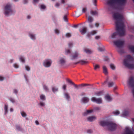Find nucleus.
Segmentation results:
<instances>
[{"instance_id": "13d9d810", "label": "nucleus", "mask_w": 134, "mask_h": 134, "mask_svg": "<svg viewBox=\"0 0 134 134\" xmlns=\"http://www.w3.org/2000/svg\"><path fill=\"white\" fill-rule=\"evenodd\" d=\"M4 79V78L1 76H0V81H3Z\"/></svg>"}, {"instance_id": "6ab92c4d", "label": "nucleus", "mask_w": 134, "mask_h": 134, "mask_svg": "<svg viewBox=\"0 0 134 134\" xmlns=\"http://www.w3.org/2000/svg\"><path fill=\"white\" fill-rule=\"evenodd\" d=\"M89 100V99L88 98L84 97L82 98L81 102L84 103H88Z\"/></svg>"}, {"instance_id": "f704fd0d", "label": "nucleus", "mask_w": 134, "mask_h": 134, "mask_svg": "<svg viewBox=\"0 0 134 134\" xmlns=\"http://www.w3.org/2000/svg\"><path fill=\"white\" fill-rule=\"evenodd\" d=\"M113 113L115 115H117L120 114V112L119 111L117 110L113 111Z\"/></svg>"}, {"instance_id": "864d4df0", "label": "nucleus", "mask_w": 134, "mask_h": 134, "mask_svg": "<svg viewBox=\"0 0 134 134\" xmlns=\"http://www.w3.org/2000/svg\"><path fill=\"white\" fill-rule=\"evenodd\" d=\"M87 132L88 133H91L92 132V130L91 129L88 130L87 131Z\"/></svg>"}, {"instance_id": "bb28decb", "label": "nucleus", "mask_w": 134, "mask_h": 134, "mask_svg": "<svg viewBox=\"0 0 134 134\" xmlns=\"http://www.w3.org/2000/svg\"><path fill=\"white\" fill-rule=\"evenodd\" d=\"M20 114L22 116L23 118H25L27 116L26 114L24 111H22L20 112Z\"/></svg>"}, {"instance_id": "72a5a7b5", "label": "nucleus", "mask_w": 134, "mask_h": 134, "mask_svg": "<svg viewBox=\"0 0 134 134\" xmlns=\"http://www.w3.org/2000/svg\"><path fill=\"white\" fill-rule=\"evenodd\" d=\"M84 51L87 53H92L91 51L89 49H85Z\"/></svg>"}, {"instance_id": "5701e85b", "label": "nucleus", "mask_w": 134, "mask_h": 134, "mask_svg": "<svg viewBox=\"0 0 134 134\" xmlns=\"http://www.w3.org/2000/svg\"><path fill=\"white\" fill-rule=\"evenodd\" d=\"M105 100L108 102L112 100L111 98L108 94H107L105 95Z\"/></svg>"}, {"instance_id": "052dcab7", "label": "nucleus", "mask_w": 134, "mask_h": 134, "mask_svg": "<svg viewBox=\"0 0 134 134\" xmlns=\"http://www.w3.org/2000/svg\"><path fill=\"white\" fill-rule=\"evenodd\" d=\"M100 108L99 107H95L94 108V109L95 110H100Z\"/></svg>"}, {"instance_id": "b1692460", "label": "nucleus", "mask_w": 134, "mask_h": 134, "mask_svg": "<svg viewBox=\"0 0 134 134\" xmlns=\"http://www.w3.org/2000/svg\"><path fill=\"white\" fill-rule=\"evenodd\" d=\"M129 84H134V77L133 76H131L130 77Z\"/></svg>"}, {"instance_id": "a18cd8bd", "label": "nucleus", "mask_w": 134, "mask_h": 134, "mask_svg": "<svg viewBox=\"0 0 134 134\" xmlns=\"http://www.w3.org/2000/svg\"><path fill=\"white\" fill-rule=\"evenodd\" d=\"M71 34L70 33H67L66 35L65 36L66 37H70L71 36Z\"/></svg>"}, {"instance_id": "7ed1b4c3", "label": "nucleus", "mask_w": 134, "mask_h": 134, "mask_svg": "<svg viewBox=\"0 0 134 134\" xmlns=\"http://www.w3.org/2000/svg\"><path fill=\"white\" fill-rule=\"evenodd\" d=\"M100 125L104 127L107 126L109 129L110 131H113L115 130L116 129L117 125L115 123L111 122L102 121L100 122Z\"/></svg>"}, {"instance_id": "9d476101", "label": "nucleus", "mask_w": 134, "mask_h": 134, "mask_svg": "<svg viewBox=\"0 0 134 134\" xmlns=\"http://www.w3.org/2000/svg\"><path fill=\"white\" fill-rule=\"evenodd\" d=\"M91 101L98 104H100L102 103V100L100 98H97L95 97H92L91 99Z\"/></svg>"}, {"instance_id": "4c0bfd02", "label": "nucleus", "mask_w": 134, "mask_h": 134, "mask_svg": "<svg viewBox=\"0 0 134 134\" xmlns=\"http://www.w3.org/2000/svg\"><path fill=\"white\" fill-rule=\"evenodd\" d=\"M29 36L30 38L33 40H34L35 39V35L32 34H30Z\"/></svg>"}, {"instance_id": "8fccbe9b", "label": "nucleus", "mask_w": 134, "mask_h": 134, "mask_svg": "<svg viewBox=\"0 0 134 134\" xmlns=\"http://www.w3.org/2000/svg\"><path fill=\"white\" fill-rule=\"evenodd\" d=\"M73 44L72 42H70L68 44L69 47V48H71V46Z\"/></svg>"}, {"instance_id": "c03bdc74", "label": "nucleus", "mask_w": 134, "mask_h": 134, "mask_svg": "<svg viewBox=\"0 0 134 134\" xmlns=\"http://www.w3.org/2000/svg\"><path fill=\"white\" fill-rule=\"evenodd\" d=\"M63 19L64 20L66 21L67 22L68 21L67 16L66 15H65L63 17Z\"/></svg>"}, {"instance_id": "aec40b11", "label": "nucleus", "mask_w": 134, "mask_h": 134, "mask_svg": "<svg viewBox=\"0 0 134 134\" xmlns=\"http://www.w3.org/2000/svg\"><path fill=\"white\" fill-rule=\"evenodd\" d=\"M103 72L105 75H107L108 74V70L107 67L105 65L103 66Z\"/></svg>"}, {"instance_id": "bf43d9fd", "label": "nucleus", "mask_w": 134, "mask_h": 134, "mask_svg": "<svg viewBox=\"0 0 134 134\" xmlns=\"http://www.w3.org/2000/svg\"><path fill=\"white\" fill-rule=\"evenodd\" d=\"M60 4L58 3H56V4L55 5V6L56 7H58L60 6Z\"/></svg>"}, {"instance_id": "338daca9", "label": "nucleus", "mask_w": 134, "mask_h": 134, "mask_svg": "<svg viewBox=\"0 0 134 134\" xmlns=\"http://www.w3.org/2000/svg\"><path fill=\"white\" fill-rule=\"evenodd\" d=\"M95 39L97 40H98L99 38H100V36H96L95 37Z\"/></svg>"}, {"instance_id": "6e6d98bb", "label": "nucleus", "mask_w": 134, "mask_h": 134, "mask_svg": "<svg viewBox=\"0 0 134 134\" xmlns=\"http://www.w3.org/2000/svg\"><path fill=\"white\" fill-rule=\"evenodd\" d=\"M26 69L27 71H29L30 69V67L27 66L26 65L25 66Z\"/></svg>"}, {"instance_id": "1a4fd4ad", "label": "nucleus", "mask_w": 134, "mask_h": 134, "mask_svg": "<svg viewBox=\"0 0 134 134\" xmlns=\"http://www.w3.org/2000/svg\"><path fill=\"white\" fill-rule=\"evenodd\" d=\"M51 63L52 61L51 60L47 59L44 60L43 63V65L44 66L46 67H48L50 66Z\"/></svg>"}, {"instance_id": "f3484780", "label": "nucleus", "mask_w": 134, "mask_h": 134, "mask_svg": "<svg viewBox=\"0 0 134 134\" xmlns=\"http://www.w3.org/2000/svg\"><path fill=\"white\" fill-rule=\"evenodd\" d=\"M93 111V110H87L86 111L84 112L83 114L84 116H86L92 113Z\"/></svg>"}, {"instance_id": "412c9836", "label": "nucleus", "mask_w": 134, "mask_h": 134, "mask_svg": "<svg viewBox=\"0 0 134 134\" xmlns=\"http://www.w3.org/2000/svg\"><path fill=\"white\" fill-rule=\"evenodd\" d=\"M87 63L88 62L87 61H84L83 60H80L78 62L75 63V64H77L80 63L81 65H83L87 64Z\"/></svg>"}, {"instance_id": "f8f14e48", "label": "nucleus", "mask_w": 134, "mask_h": 134, "mask_svg": "<svg viewBox=\"0 0 134 134\" xmlns=\"http://www.w3.org/2000/svg\"><path fill=\"white\" fill-rule=\"evenodd\" d=\"M4 114L6 115L8 112V106L7 104H5L4 107Z\"/></svg>"}, {"instance_id": "dca6fc26", "label": "nucleus", "mask_w": 134, "mask_h": 134, "mask_svg": "<svg viewBox=\"0 0 134 134\" xmlns=\"http://www.w3.org/2000/svg\"><path fill=\"white\" fill-rule=\"evenodd\" d=\"M15 130L16 131L22 132L24 131L23 129L19 125H16L15 126Z\"/></svg>"}, {"instance_id": "423d86ee", "label": "nucleus", "mask_w": 134, "mask_h": 134, "mask_svg": "<svg viewBox=\"0 0 134 134\" xmlns=\"http://www.w3.org/2000/svg\"><path fill=\"white\" fill-rule=\"evenodd\" d=\"M40 99L42 101H40L39 102V105L41 107H44L46 104L44 101H45L46 99L45 96L43 94H41L40 96Z\"/></svg>"}, {"instance_id": "393cba45", "label": "nucleus", "mask_w": 134, "mask_h": 134, "mask_svg": "<svg viewBox=\"0 0 134 134\" xmlns=\"http://www.w3.org/2000/svg\"><path fill=\"white\" fill-rule=\"evenodd\" d=\"M87 28L86 27L83 28L81 30H80L79 31L82 35L85 34L87 31Z\"/></svg>"}, {"instance_id": "4d7b16f0", "label": "nucleus", "mask_w": 134, "mask_h": 134, "mask_svg": "<svg viewBox=\"0 0 134 134\" xmlns=\"http://www.w3.org/2000/svg\"><path fill=\"white\" fill-rule=\"evenodd\" d=\"M65 53L67 54L70 53V51L69 49H67L65 50Z\"/></svg>"}, {"instance_id": "0eeeda50", "label": "nucleus", "mask_w": 134, "mask_h": 134, "mask_svg": "<svg viewBox=\"0 0 134 134\" xmlns=\"http://www.w3.org/2000/svg\"><path fill=\"white\" fill-rule=\"evenodd\" d=\"M66 85H63V89L64 90V98L66 99V100L68 101H70V97L69 93L67 92H65V91L66 90Z\"/></svg>"}, {"instance_id": "cd10ccee", "label": "nucleus", "mask_w": 134, "mask_h": 134, "mask_svg": "<svg viewBox=\"0 0 134 134\" xmlns=\"http://www.w3.org/2000/svg\"><path fill=\"white\" fill-rule=\"evenodd\" d=\"M93 19L92 17L91 16H89L88 19V23L92 22L93 21Z\"/></svg>"}, {"instance_id": "20e7f679", "label": "nucleus", "mask_w": 134, "mask_h": 134, "mask_svg": "<svg viewBox=\"0 0 134 134\" xmlns=\"http://www.w3.org/2000/svg\"><path fill=\"white\" fill-rule=\"evenodd\" d=\"M126 59L124 60V65L130 69L134 68L133 64H130L129 63L130 62L133 61L134 59L130 55H128L126 57Z\"/></svg>"}, {"instance_id": "c9c22d12", "label": "nucleus", "mask_w": 134, "mask_h": 134, "mask_svg": "<svg viewBox=\"0 0 134 134\" xmlns=\"http://www.w3.org/2000/svg\"><path fill=\"white\" fill-rule=\"evenodd\" d=\"M60 64H63L65 63V61L64 59L62 58L60 60Z\"/></svg>"}, {"instance_id": "4be33fe9", "label": "nucleus", "mask_w": 134, "mask_h": 134, "mask_svg": "<svg viewBox=\"0 0 134 134\" xmlns=\"http://www.w3.org/2000/svg\"><path fill=\"white\" fill-rule=\"evenodd\" d=\"M96 119L95 117L94 116H91L88 117L87 118V120L88 121L92 122L95 120Z\"/></svg>"}, {"instance_id": "ea45409f", "label": "nucleus", "mask_w": 134, "mask_h": 134, "mask_svg": "<svg viewBox=\"0 0 134 134\" xmlns=\"http://www.w3.org/2000/svg\"><path fill=\"white\" fill-rule=\"evenodd\" d=\"M91 13V14L93 15H95L97 14V13L96 11H91L90 12Z\"/></svg>"}, {"instance_id": "79ce46f5", "label": "nucleus", "mask_w": 134, "mask_h": 134, "mask_svg": "<svg viewBox=\"0 0 134 134\" xmlns=\"http://www.w3.org/2000/svg\"><path fill=\"white\" fill-rule=\"evenodd\" d=\"M87 9L86 7H84L82 8V12L83 13H85L87 11Z\"/></svg>"}, {"instance_id": "e2e57ef3", "label": "nucleus", "mask_w": 134, "mask_h": 134, "mask_svg": "<svg viewBox=\"0 0 134 134\" xmlns=\"http://www.w3.org/2000/svg\"><path fill=\"white\" fill-rule=\"evenodd\" d=\"M23 2L24 4H26L27 3L28 0H23Z\"/></svg>"}, {"instance_id": "39448f33", "label": "nucleus", "mask_w": 134, "mask_h": 134, "mask_svg": "<svg viewBox=\"0 0 134 134\" xmlns=\"http://www.w3.org/2000/svg\"><path fill=\"white\" fill-rule=\"evenodd\" d=\"M4 14L6 16L12 14L13 13V11L12 9V6L9 3L6 4L4 8Z\"/></svg>"}, {"instance_id": "c85d7f7f", "label": "nucleus", "mask_w": 134, "mask_h": 134, "mask_svg": "<svg viewBox=\"0 0 134 134\" xmlns=\"http://www.w3.org/2000/svg\"><path fill=\"white\" fill-rule=\"evenodd\" d=\"M66 81L67 83L69 84H75V82L72 81L71 80L69 79H66Z\"/></svg>"}, {"instance_id": "69168bd1", "label": "nucleus", "mask_w": 134, "mask_h": 134, "mask_svg": "<svg viewBox=\"0 0 134 134\" xmlns=\"http://www.w3.org/2000/svg\"><path fill=\"white\" fill-rule=\"evenodd\" d=\"M9 111L10 112H12L13 111V109L12 108H11L9 109Z\"/></svg>"}, {"instance_id": "473e14b6", "label": "nucleus", "mask_w": 134, "mask_h": 134, "mask_svg": "<svg viewBox=\"0 0 134 134\" xmlns=\"http://www.w3.org/2000/svg\"><path fill=\"white\" fill-rule=\"evenodd\" d=\"M52 91L54 93H55L58 91V88L56 87H53L52 88Z\"/></svg>"}, {"instance_id": "37998d69", "label": "nucleus", "mask_w": 134, "mask_h": 134, "mask_svg": "<svg viewBox=\"0 0 134 134\" xmlns=\"http://www.w3.org/2000/svg\"><path fill=\"white\" fill-rule=\"evenodd\" d=\"M92 23H88L89 27L91 28H92L93 27V24Z\"/></svg>"}, {"instance_id": "0e129e2a", "label": "nucleus", "mask_w": 134, "mask_h": 134, "mask_svg": "<svg viewBox=\"0 0 134 134\" xmlns=\"http://www.w3.org/2000/svg\"><path fill=\"white\" fill-rule=\"evenodd\" d=\"M35 123L36 124V125H39V122L37 120H36L35 121Z\"/></svg>"}, {"instance_id": "a878e982", "label": "nucleus", "mask_w": 134, "mask_h": 134, "mask_svg": "<svg viewBox=\"0 0 134 134\" xmlns=\"http://www.w3.org/2000/svg\"><path fill=\"white\" fill-rule=\"evenodd\" d=\"M129 48L130 51L132 53H134V46H130Z\"/></svg>"}, {"instance_id": "2eb2a0df", "label": "nucleus", "mask_w": 134, "mask_h": 134, "mask_svg": "<svg viewBox=\"0 0 134 134\" xmlns=\"http://www.w3.org/2000/svg\"><path fill=\"white\" fill-rule=\"evenodd\" d=\"M128 86L131 88V92L134 98V84H128Z\"/></svg>"}, {"instance_id": "9b49d317", "label": "nucleus", "mask_w": 134, "mask_h": 134, "mask_svg": "<svg viewBox=\"0 0 134 134\" xmlns=\"http://www.w3.org/2000/svg\"><path fill=\"white\" fill-rule=\"evenodd\" d=\"M123 134H134V132L130 128L126 127L125 132Z\"/></svg>"}, {"instance_id": "2f4dec72", "label": "nucleus", "mask_w": 134, "mask_h": 134, "mask_svg": "<svg viewBox=\"0 0 134 134\" xmlns=\"http://www.w3.org/2000/svg\"><path fill=\"white\" fill-rule=\"evenodd\" d=\"M110 66L111 68L113 70H115V65L113 64H110Z\"/></svg>"}, {"instance_id": "49530a36", "label": "nucleus", "mask_w": 134, "mask_h": 134, "mask_svg": "<svg viewBox=\"0 0 134 134\" xmlns=\"http://www.w3.org/2000/svg\"><path fill=\"white\" fill-rule=\"evenodd\" d=\"M98 50L100 51H104V48L101 47H99L98 49Z\"/></svg>"}, {"instance_id": "7c9ffc66", "label": "nucleus", "mask_w": 134, "mask_h": 134, "mask_svg": "<svg viewBox=\"0 0 134 134\" xmlns=\"http://www.w3.org/2000/svg\"><path fill=\"white\" fill-rule=\"evenodd\" d=\"M9 100L10 101L13 103H14L15 102V99L12 97L9 98Z\"/></svg>"}, {"instance_id": "de8ad7c7", "label": "nucleus", "mask_w": 134, "mask_h": 134, "mask_svg": "<svg viewBox=\"0 0 134 134\" xmlns=\"http://www.w3.org/2000/svg\"><path fill=\"white\" fill-rule=\"evenodd\" d=\"M96 33L97 32L95 30H93L91 32V34L92 35H94L96 34Z\"/></svg>"}, {"instance_id": "680f3d73", "label": "nucleus", "mask_w": 134, "mask_h": 134, "mask_svg": "<svg viewBox=\"0 0 134 134\" xmlns=\"http://www.w3.org/2000/svg\"><path fill=\"white\" fill-rule=\"evenodd\" d=\"M55 32L56 34H59V30L56 29L55 30Z\"/></svg>"}, {"instance_id": "e433bc0d", "label": "nucleus", "mask_w": 134, "mask_h": 134, "mask_svg": "<svg viewBox=\"0 0 134 134\" xmlns=\"http://www.w3.org/2000/svg\"><path fill=\"white\" fill-rule=\"evenodd\" d=\"M103 94V92L102 91H100L95 93V94L97 96H100Z\"/></svg>"}, {"instance_id": "6e6552de", "label": "nucleus", "mask_w": 134, "mask_h": 134, "mask_svg": "<svg viewBox=\"0 0 134 134\" xmlns=\"http://www.w3.org/2000/svg\"><path fill=\"white\" fill-rule=\"evenodd\" d=\"M113 43L117 47L120 48L123 46L124 44V41L121 40H119L114 41Z\"/></svg>"}, {"instance_id": "c756f323", "label": "nucleus", "mask_w": 134, "mask_h": 134, "mask_svg": "<svg viewBox=\"0 0 134 134\" xmlns=\"http://www.w3.org/2000/svg\"><path fill=\"white\" fill-rule=\"evenodd\" d=\"M94 67V69L95 70H96L97 69H99L100 68V66L97 64H96L93 65Z\"/></svg>"}, {"instance_id": "603ef678", "label": "nucleus", "mask_w": 134, "mask_h": 134, "mask_svg": "<svg viewBox=\"0 0 134 134\" xmlns=\"http://www.w3.org/2000/svg\"><path fill=\"white\" fill-rule=\"evenodd\" d=\"M13 91L14 93H15V94H17L18 92V90L16 89H14L13 90Z\"/></svg>"}, {"instance_id": "09e8293b", "label": "nucleus", "mask_w": 134, "mask_h": 134, "mask_svg": "<svg viewBox=\"0 0 134 134\" xmlns=\"http://www.w3.org/2000/svg\"><path fill=\"white\" fill-rule=\"evenodd\" d=\"M41 8L43 9H45L46 8V6L45 5H41L40 6Z\"/></svg>"}, {"instance_id": "4468645a", "label": "nucleus", "mask_w": 134, "mask_h": 134, "mask_svg": "<svg viewBox=\"0 0 134 134\" xmlns=\"http://www.w3.org/2000/svg\"><path fill=\"white\" fill-rule=\"evenodd\" d=\"M76 88L78 89L82 87L87 86L88 84H79L77 85V84H72Z\"/></svg>"}, {"instance_id": "774afa93", "label": "nucleus", "mask_w": 134, "mask_h": 134, "mask_svg": "<svg viewBox=\"0 0 134 134\" xmlns=\"http://www.w3.org/2000/svg\"><path fill=\"white\" fill-rule=\"evenodd\" d=\"M95 25L96 27H98L99 26V24L98 23H96L95 24Z\"/></svg>"}, {"instance_id": "5fc2aeb1", "label": "nucleus", "mask_w": 134, "mask_h": 134, "mask_svg": "<svg viewBox=\"0 0 134 134\" xmlns=\"http://www.w3.org/2000/svg\"><path fill=\"white\" fill-rule=\"evenodd\" d=\"M14 67L16 68H18L19 67L18 65L16 64H14Z\"/></svg>"}, {"instance_id": "3c124183", "label": "nucleus", "mask_w": 134, "mask_h": 134, "mask_svg": "<svg viewBox=\"0 0 134 134\" xmlns=\"http://www.w3.org/2000/svg\"><path fill=\"white\" fill-rule=\"evenodd\" d=\"M104 59L105 61H107L109 60V58L108 57L105 56L104 57Z\"/></svg>"}, {"instance_id": "f257e3e1", "label": "nucleus", "mask_w": 134, "mask_h": 134, "mask_svg": "<svg viewBox=\"0 0 134 134\" xmlns=\"http://www.w3.org/2000/svg\"><path fill=\"white\" fill-rule=\"evenodd\" d=\"M114 18L116 21L115 22L116 24V29L117 32L114 33L111 35L112 38H114L117 35L120 36H122L125 35V26L122 20L123 16L122 14L118 13H115L113 15Z\"/></svg>"}, {"instance_id": "f03ea898", "label": "nucleus", "mask_w": 134, "mask_h": 134, "mask_svg": "<svg viewBox=\"0 0 134 134\" xmlns=\"http://www.w3.org/2000/svg\"><path fill=\"white\" fill-rule=\"evenodd\" d=\"M127 0H108L107 2L109 5L108 10L109 11L115 9L122 10Z\"/></svg>"}, {"instance_id": "a211bd4d", "label": "nucleus", "mask_w": 134, "mask_h": 134, "mask_svg": "<svg viewBox=\"0 0 134 134\" xmlns=\"http://www.w3.org/2000/svg\"><path fill=\"white\" fill-rule=\"evenodd\" d=\"M129 115V111L127 110H125L122 112L121 116L123 117H125L128 116Z\"/></svg>"}, {"instance_id": "58836bf2", "label": "nucleus", "mask_w": 134, "mask_h": 134, "mask_svg": "<svg viewBox=\"0 0 134 134\" xmlns=\"http://www.w3.org/2000/svg\"><path fill=\"white\" fill-rule=\"evenodd\" d=\"M43 88L44 90L46 92H47L49 91V89L45 85H44L43 86Z\"/></svg>"}, {"instance_id": "a19ab883", "label": "nucleus", "mask_w": 134, "mask_h": 134, "mask_svg": "<svg viewBox=\"0 0 134 134\" xmlns=\"http://www.w3.org/2000/svg\"><path fill=\"white\" fill-rule=\"evenodd\" d=\"M20 59L22 62L23 63L25 62L24 59L23 57L21 56L20 58Z\"/></svg>"}, {"instance_id": "ddd939ff", "label": "nucleus", "mask_w": 134, "mask_h": 134, "mask_svg": "<svg viewBox=\"0 0 134 134\" xmlns=\"http://www.w3.org/2000/svg\"><path fill=\"white\" fill-rule=\"evenodd\" d=\"M79 54V53L77 52H75L72 54L71 56V59L73 60L77 59L78 57Z\"/></svg>"}]
</instances>
